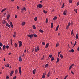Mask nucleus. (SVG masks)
Wrapping results in <instances>:
<instances>
[{
	"label": "nucleus",
	"instance_id": "f257e3e1",
	"mask_svg": "<svg viewBox=\"0 0 79 79\" xmlns=\"http://www.w3.org/2000/svg\"><path fill=\"white\" fill-rule=\"evenodd\" d=\"M43 6L42 5L40 4L37 6V8H41Z\"/></svg>",
	"mask_w": 79,
	"mask_h": 79
},
{
	"label": "nucleus",
	"instance_id": "f03ea898",
	"mask_svg": "<svg viewBox=\"0 0 79 79\" xmlns=\"http://www.w3.org/2000/svg\"><path fill=\"white\" fill-rule=\"evenodd\" d=\"M19 73L21 75V67H19Z\"/></svg>",
	"mask_w": 79,
	"mask_h": 79
},
{
	"label": "nucleus",
	"instance_id": "7ed1b4c3",
	"mask_svg": "<svg viewBox=\"0 0 79 79\" xmlns=\"http://www.w3.org/2000/svg\"><path fill=\"white\" fill-rule=\"evenodd\" d=\"M28 37H29L30 38H31V37H33V36H34V35H27Z\"/></svg>",
	"mask_w": 79,
	"mask_h": 79
},
{
	"label": "nucleus",
	"instance_id": "20e7f679",
	"mask_svg": "<svg viewBox=\"0 0 79 79\" xmlns=\"http://www.w3.org/2000/svg\"><path fill=\"white\" fill-rule=\"evenodd\" d=\"M66 13H67V10H65L63 13L64 15V16H65V15H66Z\"/></svg>",
	"mask_w": 79,
	"mask_h": 79
},
{
	"label": "nucleus",
	"instance_id": "39448f33",
	"mask_svg": "<svg viewBox=\"0 0 79 79\" xmlns=\"http://www.w3.org/2000/svg\"><path fill=\"white\" fill-rule=\"evenodd\" d=\"M24 10L26 11V8L25 7H23L22 9H21V11H24Z\"/></svg>",
	"mask_w": 79,
	"mask_h": 79
},
{
	"label": "nucleus",
	"instance_id": "423d86ee",
	"mask_svg": "<svg viewBox=\"0 0 79 79\" xmlns=\"http://www.w3.org/2000/svg\"><path fill=\"white\" fill-rule=\"evenodd\" d=\"M45 73H44L43 74L42 77L43 79H44V78L45 77Z\"/></svg>",
	"mask_w": 79,
	"mask_h": 79
},
{
	"label": "nucleus",
	"instance_id": "0eeeda50",
	"mask_svg": "<svg viewBox=\"0 0 79 79\" xmlns=\"http://www.w3.org/2000/svg\"><path fill=\"white\" fill-rule=\"evenodd\" d=\"M74 52V50L73 49H72L71 50H70L69 51V52Z\"/></svg>",
	"mask_w": 79,
	"mask_h": 79
},
{
	"label": "nucleus",
	"instance_id": "6e6552de",
	"mask_svg": "<svg viewBox=\"0 0 79 79\" xmlns=\"http://www.w3.org/2000/svg\"><path fill=\"white\" fill-rule=\"evenodd\" d=\"M19 61H22V59L21 58V57L20 56L19 57Z\"/></svg>",
	"mask_w": 79,
	"mask_h": 79
},
{
	"label": "nucleus",
	"instance_id": "1a4fd4ad",
	"mask_svg": "<svg viewBox=\"0 0 79 79\" xmlns=\"http://www.w3.org/2000/svg\"><path fill=\"white\" fill-rule=\"evenodd\" d=\"M49 45V44H48V43H47V44H46V45L45 46V48H48V46Z\"/></svg>",
	"mask_w": 79,
	"mask_h": 79
},
{
	"label": "nucleus",
	"instance_id": "9d476101",
	"mask_svg": "<svg viewBox=\"0 0 79 79\" xmlns=\"http://www.w3.org/2000/svg\"><path fill=\"white\" fill-rule=\"evenodd\" d=\"M6 26L8 27H10V24H8V23H7L6 24Z\"/></svg>",
	"mask_w": 79,
	"mask_h": 79
},
{
	"label": "nucleus",
	"instance_id": "9b49d317",
	"mask_svg": "<svg viewBox=\"0 0 79 79\" xmlns=\"http://www.w3.org/2000/svg\"><path fill=\"white\" fill-rule=\"evenodd\" d=\"M35 71H36V70L34 69L33 70V74H35Z\"/></svg>",
	"mask_w": 79,
	"mask_h": 79
},
{
	"label": "nucleus",
	"instance_id": "f8f14e48",
	"mask_svg": "<svg viewBox=\"0 0 79 79\" xmlns=\"http://www.w3.org/2000/svg\"><path fill=\"white\" fill-rule=\"evenodd\" d=\"M6 46H5V45H4L3 46V50H5V49H6Z\"/></svg>",
	"mask_w": 79,
	"mask_h": 79
},
{
	"label": "nucleus",
	"instance_id": "ddd939ff",
	"mask_svg": "<svg viewBox=\"0 0 79 79\" xmlns=\"http://www.w3.org/2000/svg\"><path fill=\"white\" fill-rule=\"evenodd\" d=\"M5 66L6 67H8V68H9V67L10 66V64H8L7 65H6Z\"/></svg>",
	"mask_w": 79,
	"mask_h": 79
},
{
	"label": "nucleus",
	"instance_id": "4468645a",
	"mask_svg": "<svg viewBox=\"0 0 79 79\" xmlns=\"http://www.w3.org/2000/svg\"><path fill=\"white\" fill-rule=\"evenodd\" d=\"M6 10V8H4L1 11V12H3L4 11H5Z\"/></svg>",
	"mask_w": 79,
	"mask_h": 79
},
{
	"label": "nucleus",
	"instance_id": "2eb2a0df",
	"mask_svg": "<svg viewBox=\"0 0 79 79\" xmlns=\"http://www.w3.org/2000/svg\"><path fill=\"white\" fill-rule=\"evenodd\" d=\"M10 24L11 27H13V23H12L11 22H10Z\"/></svg>",
	"mask_w": 79,
	"mask_h": 79
},
{
	"label": "nucleus",
	"instance_id": "dca6fc26",
	"mask_svg": "<svg viewBox=\"0 0 79 79\" xmlns=\"http://www.w3.org/2000/svg\"><path fill=\"white\" fill-rule=\"evenodd\" d=\"M59 27V25H58L56 27V31H58V28Z\"/></svg>",
	"mask_w": 79,
	"mask_h": 79
},
{
	"label": "nucleus",
	"instance_id": "f3484780",
	"mask_svg": "<svg viewBox=\"0 0 79 79\" xmlns=\"http://www.w3.org/2000/svg\"><path fill=\"white\" fill-rule=\"evenodd\" d=\"M51 28H53V23H51Z\"/></svg>",
	"mask_w": 79,
	"mask_h": 79
},
{
	"label": "nucleus",
	"instance_id": "a211bd4d",
	"mask_svg": "<svg viewBox=\"0 0 79 79\" xmlns=\"http://www.w3.org/2000/svg\"><path fill=\"white\" fill-rule=\"evenodd\" d=\"M25 24H26V22H22V26H24V25Z\"/></svg>",
	"mask_w": 79,
	"mask_h": 79
},
{
	"label": "nucleus",
	"instance_id": "6ab92c4d",
	"mask_svg": "<svg viewBox=\"0 0 79 79\" xmlns=\"http://www.w3.org/2000/svg\"><path fill=\"white\" fill-rule=\"evenodd\" d=\"M57 19V17L56 16H55L53 18V19L54 20H56V19Z\"/></svg>",
	"mask_w": 79,
	"mask_h": 79
},
{
	"label": "nucleus",
	"instance_id": "aec40b11",
	"mask_svg": "<svg viewBox=\"0 0 79 79\" xmlns=\"http://www.w3.org/2000/svg\"><path fill=\"white\" fill-rule=\"evenodd\" d=\"M10 15H7V19H9V18H10Z\"/></svg>",
	"mask_w": 79,
	"mask_h": 79
},
{
	"label": "nucleus",
	"instance_id": "412c9836",
	"mask_svg": "<svg viewBox=\"0 0 79 79\" xmlns=\"http://www.w3.org/2000/svg\"><path fill=\"white\" fill-rule=\"evenodd\" d=\"M50 72H48V77H50Z\"/></svg>",
	"mask_w": 79,
	"mask_h": 79
},
{
	"label": "nucleus",
	"instance_id": "4be33fe9",
	"mask_svg": "<svg viewBox=\"0 0 79 79\" xmlns=\"http://www.w3.org/2000/svg\"><path fill=\"white\" fill-rule=\"evenodd\" d=\"M39 31H40V32H41L42 33H43V32H44V31H43V30H42L41 29L39 30Z\"/></svg>",
	"mask_w": 79,
	"mask_h": 79
},
{
	"label": "nucleus",
	"instance_id": "5701e85b",
	"mask_svg": "<svg viewBox=\"0 0 79 79\" xmlns=\"http://www.w3.org/2000/svg\"><path fill=\"white\" fill-rule=\"evenodd\" d=\"M59 61H60L59 58H58L57 60L56 63H58V62H59Z\"/></svg>",
	"mask_w": 79,
	"mask_h": 79
},
{
	"label": "nucleus",
	"instance_id": "b1692460",
	"mask_svg": "<svg viewBox=\"0 0 79 79\" xmlns=\"http://www.w3.org/2000/svg\"><path fill=\"white\" fill-rule=\"evenodd\" d=\"M42 45H45V42H43L42 43Z\"/></svg>",
	"mask_w": 79,
	"mask_h": 79
},
{
	"label": "nucleus",
	"instance_id": "393cba45",
	"mask_svg": "<svg viewBox=\"0 0 79 79\" xmlns=\"http://www.w3.org/2000/svg\"><path fill=\"white\" fill-rule=\"evenodd\" d=\"M37 20V17L35 18L34 19V20L35 21H36Z\"/></svg>",
	"mask_w": 79,
	"mask_h": 79
},
{
	"label": "nucleus",
	"instance_id": "a878e982",
	"mask_svg": "<svg viewBox=\"0 0 79 79\" xmlns=\"http://www.w3.org/2000/svg\"><path fill=\"white\" fill-rule=\"evenodd\" d=\"M55 60V58L53 57H52L51 58V61H53V60Z\"/></svg>",
	"mask_w": 79,
	"mask_h": 79
},
{
	"label": "nucleus",
	"instance_id": "bb28decb",
	"mask_svg": "<svg viewBox=\"0 0 79 79\" xmlns=\"http://www.w3.org/2000/svg\"><path fill=\"white\" fill-rule=\"evenodd\" d=\"M60 53H61V52H58V57H59V56H60Z\"/></svg>",
	"mask_w": 79,
	"mask_h": 79
},
{
	"label": "nucleus",
	"instance_id": "cd10ccee",
	"mask_svg": "<svg viewBox=\"0 0 79 79\" xmlns=\"http://www.w3.org/2000/svg\"><path fill=\"white\" fill-rule=\"evenodd\" d=\"M15 47H17L18 46V45H17V44L15 43Z\"/></svg>",
	"mask_w": 79,
	"mask_h": 79
},
{
	"label": "nucleus",
	"instance_id": "c85d7f7f",
	"mask_svg": "<svg viewBox=\"0 0 79 79\" xmlns=\"http://www.w3.org/2000/svg\"><path fill=\"white\" fill-rule=\"evenodd\" d=\"M60 58H63V55H61V54H60Z\"/></svg>",
	"mask_w": 79,
	"mask_h": 79
},
{
	"label": "nucleus",
	"instance_id": "c756f323",
	"mask_svg": "<svg viewBox=\"0 0 79 79\" xmlns=\"http://www.w3.org/2000/svg\"><path fill=\"white\" fill-rule=\"evenodd\" d=\"M69 3H72L73 2L72 0H69Z\"/></svg>",
	"mask_w": 79,
	"mask_h": 79
},
{
	"label": "nucleus",
	"instance_id": "7c9ffc66",
	"mask_svg": "<svg viewBox=\"0 0 79 79\" xmlns=\"http://www.w3.org/2000/svg\"><path fill=\"white\" fill-rule=\"evenodd\" d=\"M48 19L46 18V23H48Z\"/></svg>",
	"mask_w": 79,
	"mask_h": 79
},
{
	"label": "nucleus",
	"instance_id": "2f4dec72",
	"mask_svg": "<svg viewBox=\"0 0 79 79\" xmlns=\"http://www.w3.org/2000/svg\"><path fill=\"white\" fill-rule=\"evenodd\" d=\"M59 45V43H57L56 44V47H57Z\"/></svg>",
	"mask_w": 79,
	"mask_h": 79
},
{
	"label": "nucleus",
	"instance_id": "473e14b6",
	"mask_svg": "<svg viewBox=\"0 0 79 79\" xmlns=\"http://www.w3.org/2000/svg\"><path fill=\"white\" fill-rule=\"evenodd\" d=\"M64 4L63 3V5H62V8H64Z\"/></svg>",
	"mask_w": 79,
	"mask_h": 79
},
{
	"label": "nucleus",
	"instance_id": "72a5a7b5",
	"mask_svg": "<svg viewBox=\"0 0 79 79\" xmlns=\"http://www.w3.org/2000/svg\"><path fill=\"white\" fill-rule=\"evenodd\" d=\"M44 13L45 14H46L47 13V11H45V10H44Z\"/></svg>",
	"mask_w": 79,
	"mask_h": 79
},
{
	"label": "nucleus",
	"instance_id": "f704fd0d",
	"mask_svg": "<svg viewBox=\"0 0 79 79\" xmlns=\"http://www.w3.org/2000/svg\"><path fill=\"white\" fill-rule=\"evenodd\" d=\"M48 64H47L45 65V68H47V67H48Z\"/></svg>",
	"mask_w": 79,
	"mask_h": 79
},
{
	"label": "nucleus",
	"instance_id": "c9c22d12",
	"mask_svg": "<svg viewBox=\"0 0 79 79\" xmlns=\"http://www.w3.org/2000/svg\"><path fill=\"white\" fill-rule=\"evenodd\" d=\"M33 29H35L36 28L35 27V25H34L33 27Z\"/></svg>",
	"mask_w": 79,
	"mask_h": 79
},
{
	"label": "nucleus",
	"instance_id": "e433bc0d",
	"mask_svg": "<svg viewBox=\"0 0 79 79\" xmlns=\"http://www.w3.org/2000/svg\"><path fill=\"white\" fill-rule=\"evenodd\" d=\"M73 30H72V31L71 32V35H73Z\"/></svg>",
	"mask_w": 79,
	"mask_h": 79
},
{
	"label": "nucleus",
	"instance_id": "4c0bfd02",
	"mask_svg": "<svg viewBox=\"0 0 79 79\" xmlns=\"http://www.w3.org/2000/svg\"><path fill=\"white\" fill-rule=\"evenodd\" d=\"M19 44H22V42L21 41H19L18 42Z\"/></svg>",
	"mask_w": 79,
	"mask_h": 79
},
{
	"label": "nucleus",
	"instance_id": "58836bf2",
	"mask_svg": "<svg viewBox=\"0 0 79 79\" xmlns=\"http://www.w3.org/2000/svg\"><path fill=\"white\" fill-rule=\"evenodd\" d=\"M16 76H15V77H13V79H16Z\"/></svg>",
	"mask_w": 79,
	"mask_h": 79
},
{
	"label": "nucleus",
	"instance_id": "ea45409f",
	"mask_svg": "<svg viewBox=\"0 0 79 79\" xmlns=\"http://www.w3.org/2000/svg\"><path fill=\"white\" fill-rule=\"evenodd\" d=\"M50 58H52V55H50L49 56Z\"/></svg>",
	"mask_w": 79,
	"mask_h": 79
},
{
	"label": "nucleus",
	"instance_id": "a19ab883",
	"mask_svg": "<svg viewBox=\"0 0 79 79\" xmlns=\"http://www.w3.org/2000/svg\"><path fill=\"white\" fill-rule=\"evenodd\" d=\"M0 46L2 47L3 46V44L2 43H0Z\"/></svg>",
	"mask_w": 79,
	"mask_h": 79
},
{
	"label": "nucleus",
	"instance_id": "79ce46f5",
	"mask_svg": "<svg viewBox=\"0 0 79 79\" xmlns=\"http://www.w3.org/2000/svg\"><path fill=\"white\" fill-rule=\"evenodd\" d=\"M37 49L39 51L40 49H39V47L37 46Z\"/></svg>",
	"mask_w": 79,
	"mask_h": 79
},
{
	"label": "nucleus",
	"instance_id": "37998d69",
	"mask_svg": "<svg viewBox=\"0 0 79 79\" xmlns=\"http://www.w3.org/2000/svg\"><path fill=\"white\" fill-rule=\"evenodd\" d=\"M22 46V43L21 44H19V47H21Z\"/></svg>",
	"mask_w": 79,
	"mask_h": 79
},
{
	"label": "nucleus",
	"instance_id": "c03bdc74",
	"mask_svg": "<svg viewBox=\"0 0 79 79\" xmlns=\"http://www.w3.org/2000/svg\"><path fill=\"white\" fill-rule=\"evenodd\" d=\"M10 74H13V71H11V73H10Z\"/></svg>",
	"mask_w": 79,
	"mask_h": 79
},
{
	"label": "nucleus",
	"instance_id": "a18cd8bd",
	"mask_svg": "<svg viewBox=\"0 0 79 79\" xmlns=\"http://www.w3.org/2000/svg\"><path fill=\"white\" fill-rule=\"evenodd\" d=\"M72 67L71 66V65L70 66L69 68V70H70V69H71V68H72Z\"/></svg>",
	"mask_w": 79,
	"mask_h": 79
},
{
	"label": "nucleus",
	"instance_id": "49530a36",
	"mask_svg": "<svg viewBox=\"0 0 79 79\" xmlns=\"http://www.w3.org/2000/svg\"><path fill=\"white\" fill-rule=\"evenodd\" d=\"M6 48L7 49H8V48H9V46H8V45L6 46Z\"/></svg>",
	"mask_w": 79,
	"mask_h": 79
},
{
	"label": "nucleus",
	"instance_id": "de8ad7c7",
	"mask_svg": "<svg viewBox=\"0 0 79 79\" xmlns=\"http://www.w3.org/2000/svg\"><path fill=\"white\" fill-rule=\"evenodd\" d=\"M76 39H78V36H76Z\"/></svg>",
	"mask_w": 79,
	"mask_h": 79
},
{
	"label": "nucleus",
	"instance_id": "09e8293b",
	"mask_svg": "<svg viewBox=\"0 0 79 79\" xmlns=\"http://www.w3.org/2000/svg\"><path fill=\"white\" fill-rule=\"evenodd\" d=\"M6 79H9V77H8V76H7V77H6Z\"/></svg>",
	"mask_w": 79,
	"mask_h": 79
},
{
	"label": "nucleus",
	"instance_id": "8fccbe9b",
	"mask_svg": "<svg viewBox=\"0 0 79 79\" xmlns=\"http://www.w3.org/2000/svg\"><path fill=\"white\" fill-rule=\"evenodd\" d=\"M69 27V26H67L66 27V29H68V28Z\"/></svg>",
	"mask_w": 79,
	"mask_h": 79
},
{
	"label": "nucleus",
	"instance_id": "3c124183",
	"mask_svg": "<svg viewBox=\"0 0 79 79\" xmlns=\"http://www.w3.org/2000/svg\"><path fill=\"white\" fill-rule=\"evenodd\" d=\"M70 23H69L68 24V26H70Z\"/></svg>",
	"mask_w": 79,
	"mask_h": 79
},
{
	"label": "nucleus",
	"instance_id": "603ef678",
	"mask_svg": "<svg viewBox=\"0 0 79 79\" xmlns=\"http://www.w3.org/2000/svg\"><path fill=\"white\" fill-rule=\"evenodd\" d=\"M71 73H72V74H74V73H73V71H71Z\"/></svg>",
	"mask_w": 79,
	"mask_h": 79
},
{
	"label": "nucleus",
	"instance_id": "864d4df0",
	"mask_svg": "<svg viewBox=\"0 0 79 79\" xmlns=\"http://www.w3.org/2000/svg\"><path fill=\"white\" fill-rule=\"evenodd\" d=\"M3 22H4V24H5V23H6V21L5 20H3Z\"/></svg>",
	"mask_w": 79,
	"mask_h": 79
},
{
	"label": "nucleus",
	"instance_id": "5fc2aeb1",
	"mask_svg": "<svg viewBox=\"0 0 79 79\" xmlns=\"http://www.w3.org/2000/svg\"><path fill=\"white\" fill-rule=\"evenodd\" d=\"M33 35L35 37H37V35Z\"/></svg>",
	"mask_w": 79,
	"mask_h": 79
},
{
	"label": "nucleus",
	"instance_id": "6e6d98bb",
	"mask_svg": "<svg viewBox=\"0 0 79 79\" xmlns=\"http://www.w3.org/2000/svg\"><path fill=\"white\" fill-rule=\"evenodd\" d=\"M79 5V2H78L77 3V6Z\"/></svg>",
	"mask_w": 79,
	"mask_h": 79
},
{
	"label": "nucleus",
	"instance_id": "4d7b16f0",
	"mask_svg": "<svg viewBox=\"0 0 79 79\" xmlns=\"http://www.w3.org/2000/svg\"><path fill=\"white\" fill-rule=\"evenodd\" d=\"M18 73V70H15V73Z\"/></svg>",
	"mask_w": 79,
	"mask_h": 79
},
{
	"label": "nucleus",
	"instance_id": "13d9d810",
	"mask_svg": "<svg viewBox=\"0 0 79 79\" xmlns=\"http://www.w3.org/2000/svg\"><path fill=\"white\" fill-rule=\"evenodd\" d=\"M73 66H74V64H73L71 65V66H72V67H73Z\"/></svg>",
	"mask_w": 79,
	"mask_h": 79
},
{
	"label": "nucleus",
	"instance_id": "bf43d9fd",
	"mask_svg": "<svg viewBox=\"0 0 79 79\" xmlns=\"http://www.w3.org/2000/svg\"><path fill=\"white\" fill-rule=\"evenodd\" d=\"M35 52H37V50L36 48H35Z\"/></svg>",
	"mask_w": 79,
	"mask_h": 79
},
{
	"label": "nucleus",
	"instance_id": "052dcab7",
	"mask_svg": "<svg viewBox=\"0 0 79 79\" xmlns=\"http://www.w3.org/2000/svg\"><path fill=\"white\" fill-rule=\"evenodd\" d=\"M67 77H68V76H65L64 78V79H66V78Z\"/></svg>",
	"mask_w": 79,
	"mask_h": 79
},
{
	"label": "nucleus",
	"instance_id": "680f3d73",
	"mask_svg": "<svg viewBox=\"0 0 79 79\" xmlns=\"http://www.w3.org/2000/svg\"><path fill=\"white\" fill-rule=\"evenodd\" d=\"M44 58V56L42 58H41V60H43Z\"/></svg>",
	"mask_w": 79,
	"mask_h": 79
},
{
	"label": "nucleus",
	"instance_id": "e2e57ef3",
	"mask_svg": "<svg viewBox=\"0 0 79 79\" xmlns=\"http://www.w3.org/2000/svg\"><path fill=\"white\" fill-rule=\"evenodd\" d=\"M77 51L79 52V47H78L77 48Z\"/></svg>",
	"mask_w": 79,
	"mask_h": 79
},
{
	"label": "nucleus",
	"instance_id": "0e129e2a",
	"mask_svg": "<svg viewBox=\"0 0 79 79\" xmlns=\"http://www.w3.org/2000/svg\"><path fill=\"white\" fill-rule=\"evenodd\" d=\"M25 56V54H24L23 53V55H22V56Z\"/></svg>",
	"mask_w": 79,
	"mask_h": 79
},
{
	"label": "nucleus",
	"instance_id": "69168bd1",
	"mask_svg": "<svg viewBox=\"0 0 79 79\" xmlns=\"http://www.w3.org/2000/svg\"><path fill=\"white\" fill-rule=\"evenodd\" d=\"M17 9H18V10H19V6H17Z\"/></svg>",
	"mask_w": 79,
	"mask_h": 79
},
{
	"label": "nucleus",
	"instance_id": "338daca9",
	"mask_svg": "<svg viewBox=\"0 0 79 79\" xmlns=\"http://www.w3.org/2000/svg\"><path fill=\"white\" fill-rule=\"evenodd\" d=\"M11 52H10L9 53H8V55H11Z\"/></svg>",
	"mask_w": 79,
	"mask_h": 79
},
{
	"label": "nucleus",
	"instance_id": "774afa93",
	"mask_svg": "<svg viewBox=\"0 0 79 79\" xmlns=\"http://www.w3.org/2000/svg\"><path fill=\"white\" fill-rule=\"evenodd\" d=\"M16 37V35H13V37Z\"/></svg>",
	"mask_w": 79,
	"mask_h": 79
}]
</instances>
